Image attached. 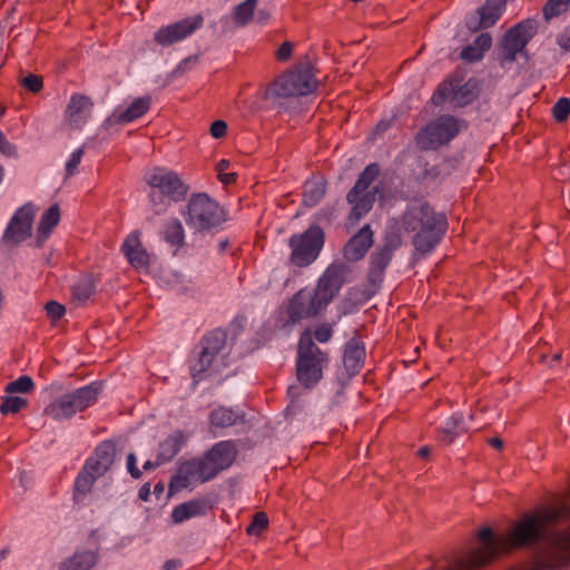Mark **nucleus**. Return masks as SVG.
Masks as SVG:
<instances>
[{
    "mask_svg": "<svg viewBox=\"0 0 570 570\" xmlns=\"http://www.w3.org/2000/svg\"><path fill=\"white\" fill-rule=\"evenodd\" d=\"M560 518L559 509L548 508L524 513L504 535H495L490 527H484L476 534L481 546L455 560L448 570L480 569L502 552L532 548L548 539L550 527Z\"/></svg>",
    "mask_w": 570,
    "mask_h": 570,
    "instance_id": "1",
    "label": "nucleus"
},
{
    "mask_svg": "<svg viewBox=\"0 0 570 570\" xmlns=\"http://www.w3.org/2000/svg\"><path fill=\"white\" fill-rule=\"evenodd\" d=\"M348 273L345 263L330 264L313 289L301 288L287 301L282 327L291 330L302 321L320 315L340 293Z\"/></svg>",
    "mask_w": 570,
    "mask_h": 570,
    "instance_id": "2",
    "label": "nucleus"
},
{
    "mask_svg": "<svg viewBox=\"0 0 570 570\" xmlns=\"http://www.w3.org/2000/svg\"><path fill=\"white\" fill-rule=\"evenodd\" d=\"M237 454L235 442L226 440L215 443L200 456L181 461L170 479V491H179L214 480L233 465Z\"/></svg>",
    "mask_w": 570,
    "mask_h": 570,
    "instance_id": "3",
    "label": "nucleus"
},
{
    "mask_svg": "<svg viewBox=\"0 0 570 570\" xmlns=\"http://www.w3.org/2000/svg\"><path fill=\"white\" fill-rule=\"evenodd\" d=\"M399 218L403 232L413 234L412 244L422 256L435 249L448 229L445 214L435 212L426 200L407 205Z\"/></svg>",
    "mask_w": 570,
    "mask_h": 570,
    "instance_id": "4",
    "label": "nucleus"
},
{
    "mask_svg": "<svg viewBox=\"0 0 570 570\" xmlns=\"http://www.w3.org/2000/svg\"><path fill=\"white\" fill-rule=\"evenodd\" d=\"M196 358L189 364V374L195 383L206 376L220 374L229 365L232 345L227 330L217 327L208 331L200 338Z\"/></svg>",
    "mask_w": 570,
    "mask_h": 570,
    "instance_id": "5",
    "label": "nucleus"
},
{
    "mask_svg": "<svg viewBox=\"0 0 570 570\" xmlns=\"http://www.w3.org/2000/svg\"><path fill=\"white\" fill-rule=\"evenodd\" d=\"M150 187L148 198L155 215H163L173 203L184 202L189 191L178 173L166 167H155L147 176Z\"/></svg>",
    "mask_w": 570,
    "mask_h": 570,
    "instance_id": "6",
    "label": "nucleus"
},
{
    "mask_svg": "<svg viewBox=\"0 0 570 570\" xmlns=\"http://www.w3.org/2000/svg\"><path fill=\"white\" fill-rule=\"evenodd\" d=\"M181 216L194 234L217 233L228 220V212L207 193H193Z\"/></svg>",
    "mask_w": 570,
    "mask_h": 570,
    "instance_id": "7",
    "label": "nucleus"
},
{
    "mask_svg": "<svg viewBox=\"0 0 570 570\" xmlns=\"http://www.w3.org/2000/svg\"><path fill=\"white\" fill-rule=\"evenodd\" d=\"M330 363L328 353L322 351L313 340L312 331L306 328L299 335L295 360L298 383L305 390L314 389L323 379Z\"/></svg>",
    "mask_w": 570,
    "mask_h": 570,
    "instance_id": "8",
    "label": "nucleus"
},
{
    "mask_svg": "<svg viewBox=\"0 0 570 570\" xmlns=\"http://www.w3.org/2000/svg\"><path fill=\"white\" fill-rule=\"evenodd\" d=\"M318 87L314 68L309 62L296 63L278 76L267 88L269 98L303 97L314 92Z\"/></svg>",
    "mask_w": 570,
    "mask_h": 570,
    "instance_id": "9",
    "label": "nucleus"
},
{
    "mask_svg": "<svg viewBox=\"0 0 570 570\" xmlns=\"http://www.w3.org/2000/svg\"><path fill=\"white\" fill-rule=\"evenodd\" d=\"M101 383L91 382L85 386L67 392L53 399L45 409L43 414L55 421H65L77 413L92 406L100 394Z\"/></svg>",
    "mask_w": 570,
    "mask_h": 570,
    "instance_id": "10",
    "label": "nucleus"
},
{
    "mask_svg": "<svg viewBox=\"0 0 570 570\" xmlns=\"http://www.w3.org/2000/svg\"><path fill=\"white\" fill-rule=\"evenodd\" d=\"M462 124L463 120L452 115H441L416 131L415 146L421 151H436L460 134Z\"/></svg>",
    "mask_w": 570,
    "mask_h": 570,
    "instance_id": "11",
    "label": "nucleus"
},
{
    "mask_svg": "<svg viewBox=\"0 0 570 570\" xmlns=\"http://www.w3.org/2000/svg\"><path fill=\"white\" fill-rule=\"evenodd\" d=\"M462 75L445 78L434 90L431 101L435 106L450 100L455 108H463L472 104L480 95V83L474 77L463 81Z\"/></svg>",
    "mask_w": 570,
    "mask_h": 570,
    "instance_id": "12",
    "label": "nucleus"
},
{
    "mask_svg": "<svg viewBox=\"0 0 570 570\" xmlns=\"http://www.w3.org/2000/svg\"><path fill=\"white\" fill-rule=\"evenodd\" d=\"M325 243V233L317 224H312L303 233L293 234L288 239L289 262L297 267H307L314 263Z\"/></svg>",
    "mask_w": 570,
    "mask_h": 570,
    "instance_id": "13",
    "label": "nucleus"
},
{
    "mask_svg": "<svg viewBox=\"0 0 570 570\" xmlns=\"http://www.w3.org/2000/svg\"><path fill=\"white\" fill-rule=\"evenodd\" d=\"M538 26L534 20L525 19L508 29L499 45V62L503 67L517 60L518 55L528 59L527 46L537 35Z\"/></svg>",
    "mask_w": 570,
    "mask_h": 570,
    "instance_id": "14",
    "label": "nucleus"
},
{
    "mask_svg": "<svg viewBox=\"0 0 570 570\" xmlns=\"http://www.w3.org/2000/svg\"><path fill=\"white\" fill-rule=\"evenodd\" d=\"M35 215L36 210L31 203L20 206L10 218L1 242L10 246H17L31 237Z\"/></svg>",
    "mask_w": 570,
    "mask_h": 570,
    "instance_id": "15",
    "label": "nucleus"
},
{
    "mask_svg": "<svg viewBox=\"0 0 570 570\" xmlns=\"http://www.w3.org/2000/svg\"><path fill=\"white\" fill-rule=\"evenodd\" d=\"M204 24V17L195 14L184 18L174 23L160 27L154 33V41L161 47H169L176 42L183 41Z\"/></svg>",
    "mask_w": 570,
    "mask_h": 570,
    "instance_id": "16",
    "label": "nucleus"
},
{
    "mask_svg": "<svg viewBox=\"0 0 570 570\" xmlns=\"http://www.w3.org/2000/svg\"><path fill=\"white\" fill-rule=\"evenodd\" d=\"M394 254L381 248L380 246L371 254L370 267L366 276L364 289L365 299L372 298L381 288L385 271L392 262Z\"/></svg>",
    "mask_w": 570,
    "mask_h": 570,
    "instance_id": "17",
    "label": "nucleus"
},
{
    "mask_svg": "<svg viewBox=\"0 0 570 570\" xmlns=\"http://www.w3.org/2000/svg\"><path fill=\"white\" fill-rule=\"evenodd\" d=\"M505 6V0H487L475 10V16L466 21L468 29L478 31L493 27L503 14Z\"/></svg>",
    "mask_w": 570,
    "mask_h": 570,
    "instance_id": "18",
    "label": "nucleus"
},
{
    "mask_svg": "<svg viewBox=\"0 0 570 570\" xmlns=\"http://www.w3.org/2000/svg\"><path fill=\"white\" fill-rule=\"evenodd\" d=\"M115 458V443L111 440H105L98 443L94 452L87 458L83 465L96 473V476H102L114 464Z\"/></svg>",
    "mask_w": 570,
    "mask_h": 570,
    "instance_id": "19",
    "label": "nucleus"
},
{
    "mask_svg": "<svg viewBox=\"0 0 570 570\" xmlns=\"http://www.w3.org/2000/svg\"><path fill=\"white\" fill-rule=\"evenodd\" d=\"M120 249L134 269H147L150 266V255L141 244L139 232L130 233Z\"/></svg>",
    "mask_w": 570,
    "mask_h": 570,
    "instance_id": "20",
    "label": "nucleus"
},
{
    "mask_svg": "<svg viewBox=\"0 0 570 570\" xmlns=\"http://www.w3.org/2000/svg\"><path fill=\"white\" fill-rule=\"evenodd\" d=\"M373 245V230L365 224L343 247V256L348 262L361 261Z\"/></svg>",
    "mask_w": 570,
    "mask_h": 570,
    "instance_id": "21",
    "label": "nucleus"
},
{
    "mask_svg": "<svg viewBox=\"0 0 570 570\" xmlns=\"http://www.w3.org/2000/svg\"><path fill=\"white\" fill-rule=\"evenodd\" d=\"M212 509V503L206 498H195L177 504L171 511V521L176 524L183 523L195 517L206 515Z\"/></svg>",
    "mask_w": 570,
    "mask_h": 570,
    "instance_id": "22",
    "label": "nucleus"
},
{
    "mask_svg": "<svg viewBox=\"0 0 570 570\" xmlns=\"http://www.w3.org/2000/svg\"><path fill=\"white\" fill-rule=\"evenodd\" d=\"M366 352L364 343L360 337H352L344 346L343 364L348 375L354 376L360 373L364 365Z\"/></svg>",
    "mask_w": 570,
    "mask_h": 570,
    "instance_id": "23",
    "label": "nucleus"
},
{
    "mask_svg": "<svg viewBox=\"0 0 570 570\" xmlns=\"http://www.w3.org/2000/svg\"><path fill=\"white\" fill-rule=\"evenodd\" d=\"M151 106V97L144 96L136 98L125 110L114 114L107 119V122L112 125L128 124L142 117Z\"/></svg>",
    "mask_w": 570,
    "mask_h": 570,
    "instance_id": "24",
    "label": "nucleus"
},
{
    "mask_svg": "<svg viewBox=\"0 0 570 570\" xmlns=\"http://www.w3.org/2000/svg\"><path fill=\"white\" fill-rule=\"evenodd\" d=\"M92 106L94 104L88 96L73 94L67 105L66 117L70 122L78 124L89 116Z\"/></svg>",
    "mask_w": 570,
    "mask_h": 570,
    "instance_id": "25",
    "label": "nucleus"
},
{
    "mask_svg": "<svg viewBox=\"0 0 570 570\" xmlns=\"http://www.w3.org/2000/svg\"><path fill=\"white\" fill-rule=\"evenodd\" d=\"M244 412L232 407L218 406L209 413V423L216 429H227L238 423H244Z\"/></svg>",
    "mask_w": 570,
    "mask_h": 570,
    "instance_id": "26",
    "label": "nucleus"
},
{
    "mask_svg": "<svg viewBox=\"0 0 570 570\" xmlns=\"http://www.w3.org/2000/svg\"><path fill=\"white\" fill-rule=\"evenodd\" d=\"M375 193L376 189L373 191L356 194L352 202H347L352 205L351 212L347 216L348 224H357L361 218L371 212L375 202Z\"/></svg>",
    "mask_w": 570,
    "mask_h": 570,
    "instance_id": "27",
    "label": "nucleus"
},
{
    "mask_svg": "<svg viewBox=\"0 0 570 570\" xmlns=\"http://www.w3.org/2000/svg\"><path fill=\"white\" fill-rule=\"evenodd\" d=\"M186 443V435L181 430L174 431L159 443L158 455L160 461L170 462Z\"/></svg>",
    "mask_w": 570,
    "mask_h": 570,
    "instance_id": "28",
    "label": "nucleus"
},
{
    "mask_svg": "<svg viewBox=\"0 0 570 570\" xmlns=\"http://www.w3.org/2000/svg\"><path fill=\"white\" fill-rule=\"evenodd\" d=\"M97 552L77 551L63 560L58 570H90L97 563Z\"/></svg>",
    "mask_w": 570,
    "mask_h": 570,
    "instance_id": "29",
    "label": "nucleus"
},
{
    "mask_svg": "<svg viewBox=\"0 0 570 570\" xmlns=\"http://www.w3.org/2000/svg\"><path fill=\"white\" fill-rule=\"evenodd\" d=\"M98 478L96 473L82 465L73 483L72 498L76 503L81 502L91 492Z\"/></svg>",
    "mask_w": 570,
    "mask_h": 570,
    "instance_id": "30",
    "label": "nucleus"
},
{
    "mask_svg": "<svg viewBox=\"0 0 570 570\" xmlns=\"http://www.w3.org/2000/svg\"><path fill=\"white\" fill-rule=\"evenodd\" d=\"M380 174V167L376 163L368 164L363 171L358 175L354 186L346 195V200L352 202L356 194L368 191L367 188L377 178Z\"/></svg>",
    "mask_w": 570,
    "mask_h": 570,
    "instance_id": "31",
    "label": "nucleus"
},
{
    "mask_svg": "<svg viewBox=\"0 0 570 570\" xmlns=\"http://www.w3.org/2000/svg\"><path fill=\"white\" fill-rule=\"evenodd\" d=\"M327 183L324 178L307 180L304 185L302 203L313 208L318 205L326 194Z\"/></svg>",
    "mask_w": 570,
    "mask_h": 570,
    "instance_id": "32",
    "label": "nucleus"
},
{
    "mask_svg": "<svg viewBox=\"0 0 570 570\" xmlns=\"http://www.w3.org/2000/svg\"><path fill=\"white\" fill-rule=\"evenodd\" d=\"M60 222V208L58 204H52L47 210L41 215L38 228H37V237L38 242L46 240L53 228Z\"/></svg>",
    "mask_w": 570,
    "mask_h": 570,
    "instance_id": "33",
    "label": "nucleus"
},
{
    "mask_svg": "<svg viewBox=\"0 0 570 570\" xmlns=\"http://www.w3.org/2000/svg\"><path fill=\"white\" fill-rule=\"evenodd\" d=\"M464 417L462 413H453L444 423L441 429V440L450 444L454 439L465 432Z\"/></svg>",
    "mask_w": 570,
    "mask_h": 570,
    "instance_id": "34",
    "label": "nucleus"
},
{
    "mask_svg": "<svg viewBox=\"0 0 570 570\" xmlns=\"http://www.w3.org/2000/svg\"><path fill=\"white\" fill-rule=\"evenodd\" d=\"M164 239L176 249L185 245V230L178 218H171L167 222L164 229Z\"/></svg>",
    "mask_w": 570,
    "mask_h": 570,
    "instance_id": "35",
    "label": "nucleus"
},
{
    "mask_svg": "<svg viewBox=\"0 0 570 570\" xmlns=\"http://www.w3.org/2000/svg\"><path fill=\"white\" fill-rule=\"evenodd\" d=\"M402 230L400 218L394 219L393 223L387 226L383 237V244L380 247L394 254L395 250L402 246Z\"/></svg>",
    "mask_w": 570,
    "mask_h": 570,
    "instance_id": "36",
    "label": "nucleus"
},
{
    "mask_svg": "<svg viewBox=\"0 0 570 570\" xmlns=\"http://www.w3.org/2000/svg\"><path fill=\"white\" fill-rule=\"evenodd\" d=\"M256 3L257 0H245L235 7L233 16L238 26L245 27L253 20Z\"/></svg>",
    "mask_w": 570,
    "mask_h": 570,
    "instance_id": "37",
    "label": "nucleus"
},
{
    "mask_svg": "<svg viewBox=\"0 0 570 570\" xmlns=\"http://www.w3.org/2000/svg\"><path fill=\"white\" fill-rule=\"evenodd\" d=\"M570 0H548L543 8L542 13L546 21H550L552 18L559 17L560 14L568 11Z\"/></svg>",
    "mask_w": 570,
    "mask_h": 570,
    "instance_id": "38",
    "label": "nucleus"
},
{
    "mask_svg": "<svg viewBox=\"0 0 570 570\" xmlns=\"http://www.w3.org/2000/svg\"><path fill=\"white\" fill-rule=\"evenodd\" d=\"M28 404L27 400L20 396H3L0 404V413L7 415L9 413H18Z\"/></svg>",
    "mask_w": 570,
    "mask_h": 570,
    "instance_id": "39",
    "label": "nucleus"
},
{
    "mask_svg": "<svg viewBox=\"0 0 570 570\" xmlns=\"http://www.w3.org/2000/svg\"><path fill=\"white\" fill-rule=\"evenodd\" d=\"M35 383L29 375H21L17 380L8 383L4 387L6 393H29L33 390Z\"/></svg>",
    "mask_w": 570,
    "mask_h": 570,
    "instance_id": "40",
    "label": "nucleus"
},
{
    "mask_svg": "<svg viewBox=\"0 0 570 570\" xmlns=\"http://www.w3.org/2000/svg\"><path fill=\"white\" fill-rule=\"evenodd\" d=\"M268 527V517L265 512L259 511L253 515L250 523L246 527L248 535L259 537Z\"/></svg>",
    "mask_w": 570,
    "mask_h": 570,
    "instance_id": "41",
    "label": "nucleus"
},
{
    "mask_svg": "<svg viewBox=\"0 0 570 570\" xmlns=\"http://www.w3.org/2000/svg\"><path fill=\"white\" fill-rule=\"evenodd\" d=\"M71 293L75 299L85 303L94 294V286L89 282L77 283L71 287Z\"/></svg>",
    "mask_w": 570,
    "mask_h": 570,
    "instance_id": "42",
    "label": "nucleus"
},
{
    "mask_svg": "<svg viewBox=\"0 0 570 570\" xmlns=\"http://www.w3.org/2000/svg\"><path fill=\"white\" fill-rule=\"evenodd\" d=\"M83 147H79L76 150H73L68 158L66 166H65V178H70L77 173L78 166L81 161V158L83 156Z\"/></svg>",
    "mask_w": 570,
    "mask_h": 570,
    "instance_id": "43",
    "label": "nucleus"
},
{
    "mask_svg": "<svg viewBox=\"0 0 570 570\" xmlns=\"http://www.w3.org/2000/svg\"><path fill=\"white\" fill-rule=\"evenodd\" d=\"M552 115L559 122L567 120L570 116V99L566 97L558 99L552 107Z\"/></svg>",
    "mask_w": 570,
    "mask_h": 570,
    "instance_id": "44",
    "label": "nucleus"
},
{
    "mask_svg": "<svg viewBox=\"0 0 570 570\" xmlns=\"http://www.w3.org/2000/svg\"><path fill=\"white\" fill-rule=\"evenodd\" d=\"M287 394L291 397L289 404L286 406V412L288 414H296L302 410V404L299 401V391L297 386H289L287 390Z\"/></svg>",
    "mask_w": 570,
    "mask_h": 570,
    "instance_id": "45",
    "label": "nucleus"
},
{
    "mask_svg": "<svg viewBox=\"0 0 570 570\" xmlns=\"http://www.w3.org/2000/svg\"><path fill=\"white\" fill-rule=\"evenodd\" d=\"M45 309L48 318L53 322L60 320L66 313L65 306L56 301H49L46 303Z\"/></svg>",
    "mask_w": 570,
    "mask_h": 570,
    "instance_id": "46",
    "label": "nucleus"
},
{
    "mask_svg": "<svg viewBox=\"0 0 570 570\" xmlns=\"http://www.w3.org/2000/svg\"><path fill=\"white\" fill-rule=\"evenodd\" d=\"M22 86L30 92L37 94L43 87L42 78L38 75L29 73L21 81Z\"/></svg>",
    "mask_w": 570,
    "mask_h": 570,
    "instance_id": "47",
    "label": "nucleus"
},
{
    "mask_svg": "<svg viewBox=\"0 0 570 570\" xmlns=\"http://www.w3.org/2000/svg\"><path fill=\"white\" fill-rule=\"evenodd\" d=\"M312 336H314L313 340L315 338L318 343H327L333 336L332 326L327 323H323L316 327Z\"/></svg>",
    "mask_w": 570,
    "mask_h": 570,
    "instance_id": "48",
    "label": "nucleus"
},
{
    "mask_svg": "<svg viewBox=\"0 0 570 570\" xmlns=\"http://www.w3.org/2000/svg\"><path fill=\"white\" fill-rule=\"evenodd\" d=\"M461 58L469 62H475L483 58V53L473 43L468 45L461 51Z\"/></svg>",
    "mask_w": 570,
    "mask_h": 570,
    "instance_id": "49",
    "label": "nucleus"
},
{
    "mask_svg": "<svg viewBox=\"0 0 570 570\" xmlns=\"http://www.w3.org/2000/svg\"><path fill=\"white\" fill-rule=\"evenodd\" d=\"M294 45L291 41H284L276 50L275 57L279 62L289 60L293 53Z\"/></svg>",
    "mask_w": 570,
    "mask_h": 570,
    "instance_id": "50",
    "label": "nucleus"
},
{
    "mask_svg": "<svg viewBox=\"0 0 570 570\" xmlns=\"http://www.w3.org/2000/svg\"><path fill=\"white\" fill-rule=\"evenodd\" d=\"M473 45L484 55L492 46V37L488 32H482L474 39Z\"/></svg>",
    "mask_w": 570,
    "mask_h": 570,
    "instance_id": "51",
    "label": "nucleus"
},
{
    "mask_svg": "<svg viewBox=\"0 0 570 570\" xmlns=\"http://www.w3.org/2000/svg\"><path fill=\"white\" fill-rule=\"evenodd\" d=\"M227 124L224 120H215L209 128V132L212 137L216 139H220L226 136L227 134Z\"/></svg>",
    "mask_w": 570,
    "mask_h": 570,
    "instance_id": "52",
    "label": "nucleus"
},
{
    "mask_svg": "<svg viewBox=\"0 0 570 570\" xmlns=\"http://www.w3.org/2000/svg\"><path fill=\"white\" fill-rule=\"evenodd\" d=\"M556 41L562 51L570 52V26L563 28Z\"/></svg>",
    "mask_w": 570,
    "mask_h": 570,
    "instance_id": "53",
    "label": "nucleus"
},
{
    "mask_svg": "<svg viewBox=\"0 0 570 570\" xmlns=\"http://www.w3.org/2000/svg\"><path fill=\"white\" fill-rule=\"evenodd\" d=\"M0 151L8 157L17 156V147L6 138V136L3 135V132L1 130H0Z\"/></svg>",
    "mask_w": 570,
    "mask_h": 570,
    "instance_id": "54",
    "label": "nucleus"
},
{
    "mask_svg": "<svg viewBox=\"0 0 570 570\" xmlns=\"http://www.w3.org/2000/svg\"><path fill=\"white\" fill-rule=\"evenodd\" d=\"M127 471L132 479H140L142 472L137 468V459L134 453L127 455Z\"/></svg>",
    "mask_w": 570,
    "mask_h": 570,
    "instance_id": "55",
    "label": "nucleus"
},
{
    "mask_svg": "<svg viewBox=\"0 0 570 570\" xmlns=\"http://www.w3.org/2000/svg\"><path fill=\"white\" fill-rule=\"evenodd\" d=\"M441 175V170L438 166L428 167V163L425 164L424 170L422 171L420 179H436Z\"/></svg>",
    "mask_w": 570,
    "mask_h": 570,
    "instance_id": "56",
    "label": "nucleus"
},
{
    "mask_svg": "<svg viewBox=\"0 0 570 570\" xmlns=\"http://www.w3.org/2000/svg\"><path fill=\"white\" fill-rule=\"evenodd\" d=\"M197 61H198V56H189V57L183 59L177 65V71H185V70L189 69L190 66L196 65Z\"/></svg>",
    "mask_w": 570,
    "mask_h": 570,
    "instance_id": "57",
    "label": "nucleus"
},
{
    "mask_svg": "<svg viewBox=\"0 0 570 570\" xmlns=\"http://www.w3.org/2000/svg\"><path fill=\"white\" fill-rule=\"evenodd\" d=\"M138 498L139 500L144 501V502H147L150 498V483L149 482H146L144 483L139 491H138Z\"/></svg>",
    "mask_w": 570,
    "mask_h": 570,
    "instance_id": "58",
    "label": "nucleus"
},
{
    "mask_svg": "<svg viewBox=\"0 0 570 570\" xmlns=\"http://www.w3.org/2000/svg\"><path fill=\"white\" fill-rule=\"evenodd\" d=\"M164 463H166V462H165V461H160V458H159V455L157 454L156 461H154V462H153V461H149V460H148V461H146V462L144 463V465H142V469H144L145 471L154 470V469L158 468L159 465H161V464H164Z\"/></svg>",
    "mask_w": 570,
    "mask_h": 570,
    "instance_id": "59",
    "label": "nucleus"
},
{
    "mask_svg": "<svg viewBox=\"0 0 570 570\" xmlns=\"http://www.w3.org/2000/svg\"><path fill=\"white\" fill-rule=\"evenodd\" d=\"M237 175L235 173H223L218 175V179L224 184H232L236 180Z\"/></svg>",
    "mask_w": 570,
    "mask_h": 570,
    "instance_id": "60",
    "label": "nucleus"
},
{
    "mask_svg": "<svg viewBox=\"0 0 570 570\" xmlns=\"http://www.w3.org/2000/svg\"><path fill=\"white\" fill-rule=\"evenodd\" d=\"M228 167H229V161L226 159H220L216 164V170L218 171V175L223 174Z\"/></svg>",
    "mask_w": 570,
    "mask_h": 570,
    "instance_id": "61",
    "label": "nucleus"
},
{
    "mask_svg": "<svg viewBox=\"0 0 570 570\" xmlns=\"http://www.w3.org/2000/svg\"><path fill=\"white\" fill-rule=\"evenodd\" d=\"M489 444L498 450H501L503 448V441L499 438H491L489 440Z\"/></svg>",
    "mask_w": 570,
    "mask_h": 570,
    "instance_id": "62",
    "label": "nucleus"
},
{
    "mask_svg": "<svg viewBox=\"0 0 570 570\" xmlns=\"http://www.w3.org/2000/svg\"><path fill=\"white\" fill-rule=\"evenodd\" d=\"M228 246H229L228 238L220 239L218 243V252L220 254L225 253V250L227 249Z\"/></svg>",
    "mask_w": 570,
    "mask_h": 570,
    "instance_id": "63",
    "label": "nucleus"
},
{
    "mask_svg": "<svg viewBox=\"0 0 570 570\" xmlns=\"http://www.w3.org/2000/svg\"><path fill=\"white\" fill-rule=\"evenodd\" d=\"M429 453H430V450H429V448H426V446H423V448L419 449V451H417V454H419L421 458H425V456H428V455H429Z\"/></svg>",
    "mask_w": 570,
    "mask_h": 570,
    "instance_id": "64",
    "label": "nucleus"
}]
</instances>
